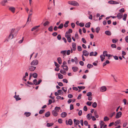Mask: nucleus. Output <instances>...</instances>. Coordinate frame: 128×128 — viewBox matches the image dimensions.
<instances>
[{"mask_svg":"<svg viewBox=\"0 0 128 128\" xmlns=\"http://www.w3.org/2000/svg\"><path fill=\"white\" fill-rule=\"evenodd\" d=\"M68 3L69 4L72 5L74 6H79L78 3L77 2L74 1H68Z\"/></svg>","mask_w":128,"mask_h":128,"instance_id":"f257e3e1","label":"nucleus"},{"mask_svg":"<svg viewBox=\"0 0 128 128\" xmlns=\"http://www.w3.org/2000/svg\"><path fill=\"white\" fill-rule=\"evenodd\" d=\"M38 63V60H33L31 63L30 65L31 66H35L37 65Z\"/></svg>","mask_w":128,"mask_h":128,"instance_id":"f03ea898","label":"nucleus"},{"mask_svg":"<svg viewBox=\"0 0 128 128\" xmlns=\"http://www.w3.org/2000/svg\"><path fill=\"white\" fill-rule=\"evenodd\" d=\"M8 0H3L1 2L0 4L2 6H5L6 5V4L8 2Z\"/></svg>","mask_w":128,"mask_h":128,"instance_id":"7ed1b4c3","label":"nucleus"},{"mask_svg":"<svg viewBox=\"0 0 128 128\" xmlns=\"http://www.w3.org/2000/svg\"><path fill=\"white\" fill-rule=\"evenodd\" d=\"M66 125H71L72 124V121L71 119H70L68 120V122L67 120H66Z\"/></svg>","mask_w":128,"mask_h":128,"instance_id":"20e7f679","label":"nucleus"},{"mask_svg":"<svg viewBox=\"0 0 128 128\" xmlns=\"http://www.w3.org/2000/svg\"><path fill=\"white\" fill-rule=\"evenodd\" d=\"M74 126L76 127V126L78 125L80 123V122L79 120L75 119H74Z\"/></svg>","mask_w":128,"mask_h":128,"instance_id":"39448f33","label":"nucleus"},{"mask_svg":"<svg viewBox=\"0 0 128 128\" xmlns=\"http://www.w3.org/2000/svg\"><path fill=\"white\" fill-rule=\"evenodd\" d=\"M122 113L121 112H119L116 113V118H120L122 115Z\"/></svg>","mask_w":128,"mask_h":128,"instance_id":"423d86ee","label":"nucleus"},{"mask_svg":"<svg viewBox=\"0 0 128 128\" xmlns=\"http://www.w3.org/2000/svg\"><path fill=\"white\" fill-rule=\"evenodd\" d=\"M122 14L120 12H119L117 14L116 17L118 19H120L122 18Z\"/></svg>","mask_w":128,"mask_h":128,"instance_id":"0eeeda50","label":"nucleus"},{"mask_svg":"<svg viewBox=\"0 0 128 128\" xmlns=\"http://www.w3.org/2000/svg\"><path fill=\"white\" fill-rule=\"evenodd\" d=\"M9 10L14 13L15 12L16 9L15 8L12 6H11L9 7Z\"/></svg>","mask_w":128,"mask_h":128,"instance_id":"6e6552de","label":"nucleus"},{"mask_svg":"<svg viewBox=\"0 0 128 128\" xmlns=\"http://www.w3.org/2000/svg\"><path fill=\"white\" fill-rule=\"evenodd\" d=\"M52 113L53 115L55 116H57L58 114V112L54 110L52 111Z\"/></svg>","mask_w":128,"mask_h":128,"instance_id":"1a4fd4ad","label":"nucleus"},{"mask_svg":"<svg viewBox=\"0 0 128 128\" xmlns=\"http://www.w3.org/2000/svg\"><path fill=\"white\" fill-rule=\"evenodd\" d=\"M83 56L84 55L85 56H88L89 54L88 52L86 50H84L83 51Z\"/></svg>","mask_w":128,"mask_h":128,"instance_id":"9d476101","label":"nucleus"},{"mask_svg":"<svg viewBox=\"0 0 128 128\" xmlns=\"http://www.w3.org/2000/svg\"><path fill=\"white\" fill-rule=\"evenodd\" d=\"M36 68V67L32 66L29 67V70L30 71H34Z\"/></svg>","mask_w":128,"mask_h":128,"instance_id":"9b49d317","label":"nucleus"},{"mask_svg":"<svg viewBox=\"0 0 128 128\" xmlns=\"http://www.w3.org/2000/svg\"><path fill=\"white\" fill-rule=\"evenodd\" d=\"M106 86H102L100 88V91L102 92H104L106 91Z\"/></svg>","mask_w":128,"mask_h":128,"instance_id":"f8f14e48","label":"nucleus"},{"mask_svg":"<svg viewBox=\"0 0 128 128\" xmlns=\"http://www.w3.org/2000/svg\"><path fill=\"white\" fill-rule=\"evenodd\" d=\"M108 2L109 4H119L118 2L114 1H110Z\"/></svg>","mask_w":128,"mask_h":128,"instance_id":"ddd939ff","label":"nucleus"},{"mask_svg":"<svg viewBox=\"0 0 128 128\" xmlns=\"http://www.w3.org/2000/svg\"><path fill=\"white\" fill-rule=\"evenodd\" d=\"M19 95H18L17 96L16 95H15V96H14V97L15 98L16 101H18V100H20L21 98L19 97Z\"/></svg>","mask_w":128,"mask_h":128,"instance_id":"4468645a","label":"nucleus"},{"mask_svg":"<svg viewBox=\"0 0 128 128\" xmlns=\"http://www.w3.org/2000/svg\"><path fill=\"white\" fill-rule=\"evenodd\" d=\"M67 113L65 112H62L61 114V116L62 118H65L67 116Z\"/></svg>","mask_w":128,"mask_h":128,"instance_id":"2eb2a0df","label":"nucleus"},{"mask_svg":"<svg viewBox=\"0 0 128 128\" xmlns=\"http://www.w3.org/2000/svg\"><path fill=\"white\" fill-rule=\"evenodd\" d=\"M76 44L74 42H73L72 44V50L74 51H75L76 50Z\"/></svg>","mask_w":128,"mask_h":128,"instance_id":"dca6fc26","label":"nucleus"},{"mask_svg":"<svg viewBox=\"0 0 128 128\" xmlns=\"http://www.w3.org/2000/svg\"><path fill=\"white\" fill-rule=\"evenodd\" d=\"M104 124V122L102 121H100V128H102Z\"/></svg>","mask_w":128,"mask_h":128,"instance_id":"f3484780","label":"nucleus"},{"mask_svg":"<svg viewBox=\"0 0 128 128\" xmlns=\"http://www.w3.org/2000/svg\"><path fill=\"white\" fill-rule=\"evenodd\" d=\"M72 68L74 72H76L77 71L78 69V68L76 66L73 67H72Z\"/></svg>","mask_w":128,"mask_h":128,"instance_id":"a211bd4d","label":"nucleus"},{"mask_svg":"<svg viewBox=\"0 0 128 128\" xmlns=\"http://www.w3.org/2000/svg\"><path fill=\"white\" fill-rule=\"evenodd\" d=\"M92 114L91 113H90L88 114L86 116L87 119L89 120H90L91 118V116H92Z\"/></svg>","mask_w":128,"mask_h":128,"instance_id":"6ab92c4d","label":"nucleus"},{"mask_svg":"<svg viewBox=\"0 0 128 128\" xmlns=\"http://www.w3.org/2000/svg\"><path fill=\"white\" fill-rule=\"evenodd\" d=\"M32 12V10H30V12H29V14H28V18L27 19V22H26V24L28 22V20H29V19L30 18V16H31L32 14V13H30V12Z\"/></svg>","mask_w":128,"mask_h":128,"instance_id":"aec40b11","label":"nucleus"},{"mask_svg":"<svg viewBox=\"0 0 128 128\" xmlns=\"http://www.w3.org/2000/svg\"><path fill=\"white\" fill-rule=\"evenodd\" d=\"M58 61L60 64H61L62 62L61 58L60 57H58L57 58Z\"/></svg>","mask_w":128,"mask_h":128,"instance_id":"412c9836","label":"nucleus"},{"mask_svg":"<svg viewBox=\"0 0 128 128\" xmlns=\"http://www.w3.org/2000/svg\"><path fill=\"white\" fill-rule=\"evenodd\" d=\"M50 115V112H49L48 111L46 112L45 114V116L46 117L49 116Z\"/></svg>","mask_w":128,"mask_h":128,"instance_id":"4be33fe9","label":"nucleus"},{"mask_svg":"<svg viewBox=\"0 0 128 128\" xmlns=\"http://www.w3.org/2000/svg\"><path fill=\"white\" fill-rule=\"evenodd\" d=\"M58 77L59 78L62 79L63 78V76L60 73H59L58 74Z\"/></svg>","mask_w":128,"mask_h":128,"instance_id":"5701e85b","label":"nucleus"},{"mask_svg":"<svg viewBox=\"0 0 128 128\" xmlns=\"http://www.w3.org/2000/svg\"><path fill=\"white\" fill-rule=\"evenodd\" d=\"M105 34L108 35L110 36L111 34V32L109 31H106L105 32Z\"/></svg>","mask_w":128,"mask_h":128,"instance_id":"b1692460","label":"nucleus"},{"mask_svg":"<svg viewBox=\"0 0 128 128\" xmlns=\"http://www.w3.org/2000/svg\"><path fill=\"white\" fill-rule=\"evenodd\" d=\"M54 124V123L52 122L48 123L47 124L46 126H47L49 127L52 126Z\"/></svg>","mask_w":128,"mask_h":128,"instance_id":"393cba45","label":"nucleus"},{"mask_svg":"<svg viewBox=\"0 0 128 128\" xmlns=\"http://www.w3.org/2000/svg\"><path fill=\"white\" fill-rule=\"evenodd\" d=\"M60 72L64 75H66V72L64 70H61L60 71Z\"/></svg>","mask_w":128,"mask_h":128,"instance_id":"a878e982","label":"nucleus"},{"mask_svg":"<svg viewBox=\"0 0 128 128\" xmlns=\"http://www.w3.org/2000/svg\"><path fill=\"white\" fill-rule=\"evenodd\" d=\"M90 22L87 23L86 24L85 26L86 28H89L90 26Z\"/></svg>","mask_w":128,"mask_h":128,"instance_id":"bb28decb","label":"nucleus"},{"mask_svg":"<svg viewBox=\"0 0 128 128\" xmlns=\"http://www.w3.org/2000/svg\"><path fill=\"white\" fill-rule=\"evenodd\" d=\"M97 104L96 102H94L92 104V106L94 108H96L97 106Z\"/></svg>","mask_w":128,"mask_h":128,"instance_id":"cd10ccee","label":"nucleus"},{"mask_svg":"<svg viewBox=\"0 0 128 128\" xmlns=\"http://www.w3.org/2000/svg\"><path fill=\"white\" fill-rule=\"evenodd\" d=\"M60 109V107L56 106L54 108V110H56L58 112H59V110Z\"/></svg>","mask_w":128,"mask_h":128,"instance_id":"c85d7f7f","label":"nucleus"},{"mask_svg":"<svg viewBox=\"0 0 128 128\" xmlns=\"http://www.w3.org/2000/svg\"><path fill=\"white\" fill-rule=\"evenodd\" d=\"M33 84H35V85H37V80L36 79H34L33 81Z\"/></svg>","mask_w":128,"mask_h":128,"instance_id":"c756f323","label":"nucleus"},{"mask_svg":"<svg viewBox=\"0 0 128 128\" xmlns=\"http://www.w3.org/2000/svg\"><path fill=\"white\" fill-rule=\"evenodd\" d=\"M94 115L95 117L97 118H98L99 116L98 115L97 112L96 111H95L94 112Z\"/></svg>","mask_w":128,"mask_h":128,"instance_id":"7c9ffc66","label":"nucleus"},{"mask_svg":"<svg viewBox=\"0 0 128 128\" xmlns=\"http://www.w3.org/2000/svg\"><path fill=\"white\" fill-rule=\"evenodd\" d=\"M69 22L68 21H67L66 22L65 24H64V26L65 28H66L68 26V24Z\"/></svg>","mask_w":128,"mask_h":128,"instance_id":"2f4dec72","label":"nucleus"},{"mask_svg":"<svg viewBox=\"0 0 128 128\" xmlns=\"http://www.w3.org/2000/svg\"><path fill=\"white\" fill-rule=\"evenodd\" d=\"M63 67V68L64 69L66 70H68V68L67 66L66 65L65 66H62Z\"/></svg>","mask_w":128,"mask_h":128,"instance_id":"473e14b6","label":"nucleus"},{"mask_svg":"<svg viewBox=\"0 0 128 128\" xmlns=\"http://www.w3.org/2000/svg\"><path fill=\"white\" fill-rule=\"evenodd\" d=\"M100 58L101 61L102 62L105 58V56L102 54L100 55Z\"/></svg>","mask_w":128,"mask_h":128,"instance_id":"72a5a7b5","label":"nucleus"},{"mask_svg":"<svg viewBox=\"0 0 128 128\" xmlns=\"http://www.w3.org/2000/svg\"><path fill=\"white\" fill-rule=\"evenodd\" d=\"M127 16V15L126 14H124L123 18V19L124 20L126 21V20Z\"/></svg>","mask_w":128,"mask_h":128,"instance_id":"f704fd0d","label":"nucleus"},{"mask_svg":"<svg viewBox=\"0 0 128 128\" xmlns=\"http://www.w3.org/2000/svg\"><path fill=\"white\" fill-rule=\"evenodd\" d=\"M34 78H36L38 76V74L37 73H34L32 74Z\"/></svg>","mask_w":128,"mask_h":128,"instance_id":"c9c22d12","label":"nucleus"},{"mask_svg":"<svg viewBox=\"0 0 128 128\" xmlns=\"http://www.w3.org/2000/svg\"><path fill=\"white\" fill-rule=\"evenodd\" d=\"M93 66V65L91 64H88L87 65V67L89 68H92Z\"/></svg>","mask_w":128,"mask_h":128,"instance_id":"e433bc0d","label":"nucleus"},{"mask_svg":"<svg viewBox=\"0 0 128 128\" xmlns=\"http://www.w3.org/2000/svg\"><path fill=\"white\" fill-rule=\"evenodd\" d=\"M108 52L107 51H104L103 52V55L104 56H106L107 55H108Z\"/></svg>","mask_w":128,"mask_h":128,"instance_id":"4c0bfd02","label":"nucleus"},{"mask_svg":"<svg viewBox=\"0 0 128 128\" xmlns=\"http://www.w3.org/2000/svg\"><path fill=\"white\" fill-rule=\"evenodd\" d=\"M66 52V50H62L60 52V53H61L62 54H63L64 55H65Z\"/></svg>","mask_w":128,"mask_h":128,"instance_id":"58836bf2","label":"nucleus"},{"mask_svg":"<svg viewBox=\"0 0 128 128\" xmlns=\"http://www.w3.org/2000/svg\"><path fill=\"white\" fill-rule=\"evenodd\" d=\"M14 37V35L12 34H10L9 36V38L11 39H12Z\"/></svg>","mask_w":128,"mask_h":128,"instance_id":"ea45409f","label":"nucleus"},{"mask_svg":"<svg viewBox=\"0 0 128 128\" xmlns=\"http://www.w3.org/2000/svg\"><path fill=\"white\" fill-rule=\"evenodd\" d=\"M24 114H25L26 116L28 117L31 114L30 112H26L24 113Z\"/></svg>","mask_w":128,"mask_h":128,"instance_id":"a19ab883","label":"nucleus"},{"mask_svg":"<svg viewBox=\"0 0 128 128\" xmlns=\"http://www.w3.org/2000/svg\"><path fill=\"white\" fill-rule=\"evenodd\" d=\"M63 25L62 24H61L60 26L58 27V28L62 29L63 27Z\"/></svg>","mask_w":128,"mask_h":128,"instance_id":"79ce46f5","label":"nucleus"},{"mask_svg":"<svg viewBox=\"0 0 128 128\" xmlns=\"http://www.w3.org/2000/svg\"><path fill=\"white\" fill-rule=\"evenodd\" d=\"M70 34H69L68 32H66L65 34V37L66 38H67V37H70Z\"/></svg>","mask_w":128,"mask_h":128,"instance_id":"37998d69","label":"nucleus"},{"mask_svg":"<svg viewBox=\"0 0 128 128\" xmlns=\"http://www.w3.org/2000/svg\"><path fill=\"white\" fill-rule=\"evenodd\" d=\"M58 92L60 95L61 94L63 93V92H62V91L61 90H58Z\"/></svg>","mask_w":128,"mask_h":128,"instance_id":"c03bdc74","label":"nucleus"},{"mask_svg":"<svg viewBox=\"0 0 128 128\" xmlns=\"http://www.w3.org/2000/svg\"><path fill=\"white\" fill-rule=\"evenodd\" d=\"M92 102L88 101L87 102V103H86V104L87 105L89 106H90L91 105Z\"/></svg>","mask_w":128,"mask_h":128,"instance_id":"a18cd8bd","label":"nucleus"},{"mask_svg":"<svg viewBox=\"0 0 128 128\" xmlns=\"http://www.w3.org/2000/svg\"><path fill=\"white\" fill-rule=\"evenodd\" d=\"M67 38L68 42H71L72 40L70 37H67Z\"/></svg>","mask_w":128,"mask_h":128,"instance_id":"49530a36","label":"nucleus"},{"mask_svg":"<svg viewBox=\"0 0 128 128\" xmlns=\"http://www.w3.org/2000/svg\"><path fill=\"white\" fill-rule=\"evenodd\" d=\"M109 120V118L107 116H105L104 118V121H108Z\"/></svg>","mask_w":128,"mask_h":128,"instance_id":"de8ad7c7","label":"nucleus"},{"mask_svg":"<svg viewBox=\"0 0 128 128\" xmlns=\"http://www.w3.org/2000/svg\"><path fill=\"white\" fill-rule=\"evenodd\" d=\"M86 96H92V92H88L87 93Z\"/></svg>","mask_w":128,"mask_h":128,"instance_id":"09e8293b","label":"nucleus"},{"mask_svg":"<svg viewBox=\"0 0 128 128\" xmlns=\"http://www.w3.org/2000/svg\"><path fill=\"white\" fill-rule=\"evenodd\" d=\"M55 65L56 66L57 68H58L60 67L59 65L56 62H54Z\"/></svg>","mask_w":128,"mask_h":128,"instance_id":"8fccbe9b","label":"nucleus"},{"mask_svg":"<svg viewBox=\"0 0 128 128\" xmlns=\"http://www.w3.org/2000/svg\"><path fill=\"white\" fill-rule=\"evenodd\" d=\"M100 30V28L99 27H98L96 28V32L97 33H98L99 32V31Z\"/></svg>","mask_w":128,"mask_h":128,"instance_id":"3c124183","label":"nucleus"},{"mask_svg":"<svg viewBox=\"0 0 128 128\" xmlns=\"http://www.w3.org/2000/svg\"><path fill=\"white\" fill-rule=\"evenodd\" d=\"M78 51H81L82 50V48L80 46H78Z\"/></svg>","mask_w":128,"mask_h":128,"instance_id":"603ef678","label":"nucleus"},{"mask_svg":"<svg viewBox=\"0 0 128 128\" xmlns=\"http://www.w3.org/2000/svg\"><path fill=\"white\" fill-rule=\"evenodd\" d=\"M88 100L90 101H91L92 100V96H88Z\"/></svg>","mask_w":128,"mask_h":128,"instance_id":"864d4df0","label":"nucleus"},{"mask_svg":"<svg viewBox=\"0 0 128 128\" xmlns=\"http://www.w3.org/2000/svg\"><path fill=\"white\" fill-rule=\"evenodd\" d=\"M44 111V110H40L39 112V113L40 114H42L43 113Z\"/></svg>","mask_w":128,"mask_h":128,"instance_id":"5fc2aeb1","label":"nucleus"},{"mask_svg":"<svg viewBox=\"0 0 128 128\" xmlns=\"http://www.w3.org/2000/svg\"><path fill=\"white\" fill-rule=\"evenodd\" d=\"M78 87L79 89H84L85 88V87H84V86H78Z\"/></svg>","mask_w":128,"mask_h":128,"instance_id":"6e6d98bb","label":"nucleus"},{"mask_svg":"<svg viewBox=\"0 0 128 128\" xmlns=\"http://www.w3.org/2000/svg\"><path fill=\"white\" fill-rule=\"evenodd\" d=\"M58 122L59 123L62 124V119L60 118L58 120Z\"/></svg>","mask_w":128,"mask_h":128,"instance_id":"4d7b16f0","label":"nucleus"},{"mask_svg":"<svg viewBox=\"0 0 128 128\" xmlns=\"http://www.w3.org/2000/svg\"><path fill=\"white\" fill-rule=\"evenodd\" d=\"M48 30L50 32H52L53 30L52 26H51L50 27L48 28Z\"/></svg>","mask_w":128,"mask_h":128,"instance_id":"13d9d810","label":"nucleus"},{"mask_svg":"<svg viewBox=\"0 0 128 128\" xmlns=\"http://www.w3.org/2000/svg\"><path fill=\"white\" fill-rule=\"evenodd\" d=\"M79 26L81 27H83L84 26V24L83 22H80L79 23Z\"/></svg>","mask_w":128,"mask_h":128,"instance_id":"bf43d9fd","label":"nucleus"},{"mask_svg":"<svg viewBox=\"0 0 128 128\" xmlns=\"http://www.w3.org/2000/svg\"><path fill=\"white\" fill-rule=\"evenodd\" d=\"M112 41L113 43H115L118 41V40L117 39H113L112 40Z\"/></svg>","mask_w":128,"mask_h":128,"instance_id":"052dcab7","label":"nucleus"},{"mask_svg":"<svg viewBox=\"0 0 128 128\" xmlns=\"http://www.w3.org/2000/svg\"><path fill=\"white\" fill-rule=\"evenodd\" d=\"M28 73L27 72H26L25 73V75L23 77L22 79H23L24 78H25L26 77L28 76Z\"/></svg>","mask_w":128,"mask_h":128,"instance_id":"680f3d73","label":"nucleus"},{"mask_svg":"<svg viewBox=\"0 0 128 128\" xmlns=\"http://www.w3.org/2000/svg\"><path fill=\"white\" fill-rule=\"evenodd\" d=\"M84 110L85 111H86L88 110V108L86 106H85L83 108Z\"/></svg>","mask_w":128,"mask_h":128,"instance_id":"e2e57ef3","label":"nucleus"},{"mask_svg":"<svg viewBox=\"0 0 128 128\" xmlns=\"http://www.w3.org/2000/svg\"><path fill=\"white\" fill-rule=\"evenodd\" d=\"M49 23V22L48 21L46 22L44 24V26H46V25H48Z\"/></svg>","mask_w":128,"mask_h":128,"instance_id":"0e129e2a","label":"nucleus"},{"mask_svg":"<svg viewBox=\"0 0 128 128\" xmlns=\"http://www.w3.org/2000/svg\"><path fill=\"white\" fill-rule=\"evenodd\" d=\"M75 37L76 39H78V36L77 33H76L75 34Z\"/></svg>","mask_w":128,"mask_h":128,"instance_id":"69168bd1","label":"nucleus"},{"mask_svg":"<svg viewBox=\"0 0 128 128\" xmlns=\"http://www.w3.org/2000/svg\"><path fill=\"white\" fill-rule=\"evenodd\" d=\"M82 40L83 42L84 43L86 44V41L85 39L84 38H82Z\"/></svg>","mask_w":128,"mask_h":128,"instance_id":"338daca9","label":"nucleus"},{"mask_svg":"<svg viewBox=\"0 0 128 128\" xmlns=\"http://www.w3.org/2000/svg\"><path fill=\"white\" fill-rule=\"evenodd\" d=\"M111 46L113 48H116V44H112L111 45Z\"/></svg>","mask_w":128,"mask_h":128,"instance_id":"774afa93","label":"nucleus"}]
</instances>
